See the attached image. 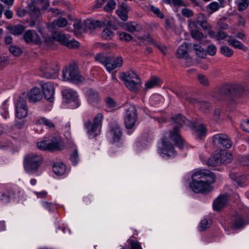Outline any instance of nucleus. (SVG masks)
Listing matches in <instances>:
<instances>
[{
  "label": "nucleus",
  "instance_id": "nucleus-11",
  "mask_svg": "<svg viewBox=\"0 0 249 249\" xmlns=\"http://www.w3.org/2000/svg\"><path fill=\"white\" fill-rule=\"evenodd\" d=\"M25 97H26L25 94L19 96L16 103V116L19 119H22L27 116L28 108L26 100L24 99Z\"/></svg>",
  "mask_w": 249,
  "mask_h": 249
},
{
  "label": "nucleus",
  "instance_id": "nucleus-40",
  "mask_svg": "<svg viewBox=\"0 0 249 249\" xmlns=\"http://www.w3.org/2000/svg\"><path fill=\"white\" fill-rule=\"evenodd\" d=\"M107 106L110 109L115 110L118 108L116 102L112 98L107 97L106 99Z\"/></svg>",
  "mask_w": 249,
  "mask_h": 249
},
{
  "label": "nucleus",
  "instance_id": "nucleus-23",
  "mask_svg": "<svg viewBox=\"0 0 249 249\" xmlns=\"http://www.w3.org/2000/svg\"><path fill=\"white\" fill-rule=\"evenodd\" d=\"M247 223L244 218L239 214H236L232 217V226L234 229H238L242 228Z\"/></svg>",
  "mask_w": 249,
  "mask_h": 249
},
{
  "label": "nucleus",
  "instance_id": "nucleus-3",
  "mask_svg": "<svg viewBox=\"0 0 249 249\" xmlns=\"http://www.w3.org/2000/svg\"><path fill=\"white\" fill-rule=\"evenodd\" d=\"M243 93L244 89L242 86L238 85L226 84L218 88L217 92L214 94L213 97L221 101L224 100L231 94L239 97Z\"/></svg>",
  "mask_w": 249,
  "mask_h": 249
},
{
  "label": "nucleus",
  "instance_id": "nucleus-31",
  "mask_svg": "<svg viewBox=\"0 0 249 249\" xmlns=\"http://www.w3.org/2000/svg\"><path fill=\"white\" fill-rule=\"evenodd\" d=\"M203 180L206 183H214L215 181L214 174L210 170L203 169Z\"/></svg>",
  "mask_w": 249,
  "mask_h": 249
},
{
  "label": "nucleus",
  "instance_id": "nucleus-14",
  "mask_svg": "<svg viewBox=\"0 0 249 249\" xmlns=\"http://www.w3.org/2000/svg\"><path fill=\"white\" fill-rule=\"evenodd\" d=\"M58 68L54 64H47L40 71V75L46 78L55 77L58 73Z\"/></svg>",
  "mask_w": 249,
  "mask_h": 249
},
{
  "label": "nucleus",
  "instance_id": "nucleus-16",
  "mask_svg": "<svg viewBox=\"0 0 249 249\" xmlns=\"http://www.w3.org/2000/svg\"><path fill=\"white\" fill-rule=\"evenodd\" d=\"M23 39L27 43L38 44L41 42V39L35 30H28L23 35Z\"/></svg>",
  "mask_w": 249,
  "mask_h": 249
},
{
  "label": "nucleus",
  "instance_id": "nucleus-38",
  "mask_svg": "<svg viewBox=\"0 0 249 249\" xmlns=\"http://www.w3.org/2000/svg\"><path fill=\"white\" fill-rule=\"evenodd\" d=\"M138 39L141 41V43H142L144 45H148L154 44L156 45V43L150 35H148L138 37Z\"/></svg>",
  "mask_w": 249,
  "mask_h": 249
},
{
  "label": "nucleus",
  "instance_id": "nucleus-1",
  "mask_svg": "<svg viewBox=\"0 0 249 249\" xmlns=\"http://www.w3.org/2000/svg\"><path fill=\"white\" fill-rule=\"evenodd\" d=\"M172 121L174 123L178 125L175 126L173 131L170 132V138L173 141L175 145L181 149L183 147V141L178 134V126H182L183 124L189 126L193 130L194 135L200 140L202 136V124L198 120L191 122L183 116L180 114H178L172 118Z\"/></svg>",
  "mask_w": 249,
  "mask_h": 249
},
{
  "label": "nucleus",
  "instance_id": "nucleus-7",
  "mask_svg": "<svg viewBox=\"0 0 249 249\" xmlns=\"http://www.w3.org/2000/svg\"><path fill=\"white\" fill-rule=\"evenodd\" d=\"M121 78L126 87L130 90L135 92L138 90L140 80L133 71L123 72L121 74Z\"/></svg>",
  "mask_w": 249,
  "mask_h": 249
},
{
  "label": "nucleus",
  "instance_id": "nucleus-55",
  "mask_svg": "<svg viewBox=\"0 0 249 249\" xmlns=\"http://www.w3.org/2000/svg\"><path fill=\"white\" fill-rule=\"evenodd\" d=\"M206 52L210 55L213 56L216 52V47L214 45H210L206 49Z\"/></svg>",
  "mask_w": 249,
  "mask_h": 249
},
{
  "label": "nucleus",
  "instance_id": "nucleus-36",
  "mask_svg": "<svg viewBox=\"0 0 249 249\" xmlns=\"http://www.w3.org/2000/svg\"><path fill=\"white\" fill-rule=\"evenodd\" d=\"M30 13L32 19L39 21L41 18L40 11L39 8L35 6H30Z\"/></svg>",
  "mask_w": 249,
  "mask_h": 249
},
{
  "label": "nucleus",
  "instance_id": "nucleus-33",
  "mask_svg": "<svg viewBox=\"0 0 249 249\" xmlns=\"http://www.w3.org/2000/svg\"><path fill=\"white\" fill-rule=\"evenodd\" d=\"M53 170L56 175H62L66 171V166L62 163H56L53 167Z\"/></svg>",
  "mask_w": 249,
  "mask_h": 249
},
{
  "label": "nucleus",
  "instance_id": "nucleus-17",
  "mask_svg": "<svg viewBox=\"0 0 249 249\" xmlns=\"http://www.w3.org/2000/svg\"><path fill=\"white\" fill-rule=\"evenodd\" d=\"M109 134L113 142H119L122 135V130L120 126L116 123L110 124Z\"/></svg>",
  "mask_w": 249,
  "mask_h": 249
},
{
  "label": "nucleus",
  "instance_id": "nucleus-32",
  "mask_svg": "<svg viewBox=\"0 0 249 249\" xmlns=\"http://www.w3.org/2000/svg\"><path fill=\"white\" fill-rule=\"evenodd\" d=\"M160 83V79L157 77H152L145 84V88L146 89H150L156 86H159Z\"/></svg>",
  "mask_w": 249,
  "mask_h": 249
},
{
  "label": "nucleus",
  "instance_id": "nucleus-6",
  "mask_svg": "<svg viewBox=\"0 0 249 249\" xmlns=\"http://www.w3.org/2000/svg\"><path fill=\"white\" fill-rule=\"evenodd\" d=\"M103 119V115L99 113L94 117L93 123L90 120H87L84 123V126L89 137L93 138L100 133Z\"/></svg>",
  "mask_w": 249,
  "mask_h": 249
},
{
  "label": "nucleus",
  "instance_id": "nucleus-30",
  "mask_svg": "<svg viewBox=\"0 0 249 249\" xmlns=\"http://www.w3.org/2000/svg\"><path fill=\"white\" fill-rule=\"evenodd\" d=\"M221 6L216 1L210 3L207 7L205 11L207 12L206 17H209L213 13L217 11Z\"/></svg>",
  "mask_w": 249,
  "mask_h": 249
},
{
  "label": "nucleus",
  "instance_id": "nucleus-41",
  "mask_svg": "<svg viewBox=\"0 0 249 249\" xmlns=\"http://www.w3.org/2000/svg\"><path fill=\"white\" fill-rule=\"evenodd\" d=\"M24 30V28L23 26L18 25L10 28V33L15 35L18 36L21 34Z\"/></svg>",
  "mask_w": 249,
  "mask_h": 249
},
{
  "label": "nucleus",
  "instance_id": "nucleus-15",
  "mask_svg": "<svg viewBox=\"0 0 249 249\" xmlns=\"http://www.w3.org/2000/svg\"><path fill=\"white\" fill-rule=\"evenodd\" d=\"M62 93L64 98L66 100V102L73 103V107L76 108L79 106L78 95L75 91L71 89H67L64 90Z\"/></svg>",
  "mask_w": 249,
  "mask_h": 249
},
{
  "label": "nucleus",
  "instance_id": "nucleus-27",
  "mask_svg": "<svg viewBox=\"0 0 249 249\" xmlns=\"http://www.w3.org/2000/svg\"><path fill=\"white\" fill-rule=\"evenodd\" d=\"M217 153L220 165L222 164H227L231 161L232 156L230 153L225 151H221L218 152Z\"/></svg>",
  "mask_w": 249,
  "mask_h": 249
},
{
  "label": "nucleus",
  "instance_id": "nucleus-39",
  "mask_svg": "<svg viewBox=\"0 0 249 249\" xmlns=\"http://www.w3.org/2000/svg\"><path fill=\"white\" fill-rule=\"evenodd\" d=\"M13 193L11 191H6L0 192V199L4 203H7L9 202L10 199Z\"/></svg>",
  "mask_w": 249,
  "mask_h": 249
},
{
  "label": "nucleus",
  "instance_id": "nucleus-21",
  "mask_svg": "<svg viewBox=\"0 0 249 249\" xmlns=\"http://www.w3.org/2000/svg\"><path fill=\"white\" fill-rule=\"evenodd\" d=\"M123 59L121 56H117L114 60H110L108 58L106 68L108 71L110 72L117 68L121 67L123 65Z\"/></svg>",
  "mask_w": 249,
  "mask_h": 249
},
{
  "label": "nucleus",
  "instance_id": "nucleus-51",
  "mask_svg": "<svg viewBox=\"0 0 249 249\" xmlns=\"http://www.w3.org/2000/svg\"><path fill=\"white\" fill-rule=\"evenodd\" d=\"M213 183H206L203 180V195H206L213 191Z\"/></svg>",
  "mask_w": 249,
  "mask_h": 249
},
{
  "label": "nucleus",
  "instance_id": "nucleus-12",
  "mask_svg": "<svg viewBox=\"0 0 249 249\" xmlns=\"http://www.w3.org/2000/svg\"><path fill=\"white\" fill-rule=\"evenodd\" d=\"M160 154L163 158L173 157L176 155L173 145L168 141L163 139L161 146H159Z\"/></svg>",
  "mask_w": 249,
  "mask_h": 249
},
{
  "label": "nucleus",
  "instance_id": "nucleus-46",
  "mask_svg": "<svg viewBox=\"0 0 249 249\" xmlns=\"http://www.w3.org/2000/svg\"><path fill=\"white\" fill-rule=\"evenodd\" d=\"M36 123L40 124H44L49 128H53L54 127V124L51 121L44 117L39 119L36 122Z\"/></svg>",
  "mask_w": 249,
  "mask_h": 249
},
{
  "label": "nucleus",
  "instance_id": "nucleus-9",
  "mask_svg": "<svg viewBox=\"0 0 249 249\" xmlns=\"http://www.w3.org/2000/svg\"><path fill=\"white\" fill-rule=\"evenodd\" d=\"M213 142L214 145L220 148H231L232 142L229 137L223 133L217 134L213 136Z\"/></svg>",
  "mask_w": 249,
  "mask_h": 249
},
{
  "label": "nucleus",
  "instance_id": "nucleus-59",
  "mask_svg": "<svg viewBox=\"0 0 249 249\" xmlns=\"http://www.w3.org/2000/svg\"><path fill=\"white\" fill-rule=\"evenodd\" d=\"M239 10H243L245 9L248 6L247 0H241L238 2Z\"/></svg>",
  "mask_w": 249,
  "mask_h": 249
},
{
  "label": "nucleus",
  "instance_id": "nucleus-57",
  "mask_svg": "<svg viewBox=\"0 0 249 249\" xmlns=\"http://www.w3.org/2000/svg\"><path fill=\"white\" fill-rule=\"evenodd\" d=\"M181 14L185 17L190 18L193 16L194 12L188 8H183L182 10Z\"/></svg>",
  "mask_w": 249,
  "mask_h": 249
},
{
  "label": "nucleus",
  "instance_id": "nucleus-49",
  "mask_svg": "<svg viewBox=\"0 0 249 249\" xmlns=\"http://www.w3.org/2000/svg\"><path fill=\"white\" fill-rule=\"evenodd\" d=\"M95 59L96 61L105 65L106 67L108 57L105 56L103 54L99 53L95 56Z\"/></svg>",
  "mask_w": 249,
  "mask_h": 249
},
{
  "label": "nucleus",
  "instance_id": "nucleus-44",
  "mask_svg": "<svg viewBox=\"0 0 249 249\" xmlns=\"http://www.w3.org/2000/svg\"><path fill=\"white\" fill-rule=\"evenodd\" d=\"M113 36V33L111 30L110 28H106L102 33V36L103 38L106 40H110L112 38Z\"/></svg>",
  "mask_w": 249,
  "mask_h": 249
},
{
  "label": "nucleus",
  "instance_id": "nucleus-48",
  "mask_svg": "<svg viewBox=\"0 0 249 249\" xmlns=\"http://www.w3.org/2000/svg\"><path fill=\"white\" fill-rule=\"evenodd\" d=\"M106 20L104 21H101L99 20L94 21L90 22L89 25L90 28H95L96 27H101L103 25H108L109 23L108 21H107V23L106 22Z\"/></svg>",
  "mask_w": 249,
  "mask_h": 249
},
{
  "label": "nucleus",
  "instance_id": "nucleus-61",
  "mask_svg": "<svg viewBox=\"0 0 249 249\" xmlns=\"http://www.w3.org/2000/svg\"><path fill=\"white\" fill-rule=\"evenodd\" d=\"M243 130L249 132V120L244 122L241 125Z\"/></svg>",
  "mask_w": 249,
  "mask_h": 249
},
{
  "label": "nucleus",
  "instance_id": "nucleus-19",
  "mask_svg": "<svg viewBox=\"0 0 249 249\" xmlns=\"http://www.w3.org/2000/svg\"><path fill=\"white\" fill-rule=\"evenodd\" d=\"M41 87L45 98L52 102L54 92L53 85L50 82H47L42 84Z\"/></svg>",
  "mask_w": 249,
  "mask_h": 249
},
{
  "label": "nucleus",
  "instance_id": "nucleus-29",
  "mask_svg": "<svg viewBox=\"0 0 249 249\" xmlns=\"http://www.w3.org/2000/svg\"><path fill=\"white\" fill-rule=\"evenodd\" d=\"M205 16L203 15V32L205 34V36H207L211 38L215 37V33L212 30V26L207 23V20L205 19Z\"/></svg>",
  "mask_w": 249,
  "mask_h": 249
},
{
  "label": "nucleus",
  "instance_id": "nucleus-56",
  "mask_svg": "<svg viewBox=\"0 0 249 249\" xmlns=\"http://www.w3.org/2000/svg\"><path fill=\"white\" fill-rule=\"evenodd\" d=\"M150 10L152 11L158 18H164L163 14L160 12V9L154 6H151L150 7Z\"/></svg>",
  "mask_w": 249,
  "mask_h": 249
},
{
  "label": "nucleus",
  "instance_id": "nucleus-47",
  "mask_svg": "<svg viewBox=\"0 0 249 249\" xmlns=\"http://www.w3.org/2000/svg\"><path fill=\"white\" fill-rule=\"evenodd\" d=\"M9 50L15 56H18L22 53L20 48L16 46H10L9 48Z\"/></svg>",
  "mask_w": 249,
  "mask_h": 249
},
{
  "label": "nucleus",
  "instance_id": "nucleus-42",
  "mask_svg": "<svg viewBox=\"0 0 249 249\" xmlns=\"http://www.w3.org/2000/svg\"><path fill=\"white\" fill-rule=\"evenodd\" d=\"M116 5V2L114 0H109L103 9L107 12H112L115 8Z\"/></svg>",
  "mask_w": 249,
  "mask_h": 249
},
{
  "label": "nucleus",
  "instance_id": "nucleus-13",
  "mask_svg": "<svg viewBox=\"0 0 249 249\" xmlns=\"http://www.w3.org/2000/svg\"><path fill=\"white\" fill-rule=\"evenodd\" d=\"M202 16V15L199 14L196 21H189V27L192 29V36L197 40L201 38L202 36V34L199 31V30L202 28V20L201 19Z\"/></svg>",
  "mask_w": 249,
  "mask_h": 249
},
{
  "label": "nucleus",
  "instance_id": "nucleus-26",
  "mask_svg": "<svg viewBox=\"0 0 249 249\" xmlns=\"http://www.w3.org/2000/svg\"><path fill=\"white\" fill-rule=\"evenodd\" d=\"M88 102L93 106L99 101L98 93L92 89H89L86 91Z\"/></svg>",
  "mask_w": 249,
  "mask_h": 249
},
{
  "label": "nucleus",
  "instance_id": "nucleus-10",
  "mask_svg": "<svg viewBox=\"0 0 249 249\" xmlns=\"http://www.w3.org/2000/svg\"><path fill=\"white\" fill-rule=\"evenodd\" d=\"M191 189L196 193L202 191V171L201 170L195 172L192 176V182L190 183Z\"/></svg>",
  "mask_w": 249,
  "mask_h": 249
},
{
  "label": "nucleus",
  "instance_id": "nucleus-50",
  "mask_svg": "<svg viewBox=\"0 0 249 249\" xmlns=\"http://www.w3.org/2000/svg\"><path fill=\"white\" fill-rule=\"evenodd\" d=\"M55 25L59 28H63L67 25V20L64 18H61L56 19L53 22Z\"/></svg>",
  "mask_w": 249,
  "mask_h": 249
},
{
  "label": "nucleus",
  "instance_id": "nucleus-54",
  "mask_svg": "<svg viewBox=\"0 0 249 249\" xmlns=\"http://www.w3.org/2000/svg\"><path fill=\"white\" fill-rule=\"evenodd\" d=\"M228 36L227 34L223 31H219L216 35L215 34V37L217 40H221L225 39Z\"/></svg>",
  "mask_w": 249,
  "mask_h": 249
},
{
  "label": "nucleus",
  "instance_id": "nucleus-2",
  "mask_svg": "<svg viewBox=\"0 0 249 249\" xmlns=\"http://www.w3.org/2000/svg\"><path fill=\"white\" fill-rule=\"evenodd\" d=\"M43 161L42 157L36 153L26 154L23 159V167L25 171L29 174H36Z\"/></svg>",
  "mask_w": 249,
  "mask_h": 249
},
{
  "label": "nucleus",
  "instance_id": "nucleus-43",
  "mask_svg": "<svg viewBox=\"0 0 249 249\" xmlns=\"http://www.w3.org/2000/svg\"><path fill=\"white\" fill-rule=\"evenodd\" d=\"M193 49L198 57L202 58V48L200 43L194 44Z\"/></svg>",
  "mask_w": 249,
  "mask_h": 249
},
{
  "label": "nucleus",
  "instance_id": "nucleus-22",
  "mask_svg": "<svg viewBox=\"0 0 249 249\" xmlns=\"http://www.w3.org/2000/svg\"><path fill=\"white\" fill-rule=\"evenodd\" d=\"M28 99L30 102L36 103L41 100L42 94L40 89L38 88L32 89L28 94Z\"/></svg>",
  "mask_w": 249,
  "mask_h": 249
},
{
  "label": "nucleus",
  "instance_id": "nucleus-53",
  "mask_svg": "<svg viewBox=\"0 0 249 249\" xmlns=\"http://www.w3.org/2000/svg\"><path fill=\"white\" fill-rule=\"evenodd\" d=\"M70 160L73 165H76L78 162L79 158L77 149H75L71 155Z\"/></svg>",
  "mask_w": 249,
  "mask_h": 249
},
{
  "label": "nucleus",
  "instance_id": "nucleus-37",
  "mask_svg": "<svg viewBox=\"0 0 249 249\" xmlns=\"http://www.w3.org/2000/svg\"><path fill=\"white\" fill-rule=\"evenodd\" d=\"M228 42L229 45L234 47L235 49L242 50H245L246 49V47L243 43L235 39H229L228 40Z\"/></svg>",
  "mask_w": 249,
  "mask_h": 249
},
{
  "label": "nucleus",
  "instance_id": "nucleus-25",
  "mask_svg": "<svg viewBox=\"0 0 249 249\" xmlns=\"http://www.w3.org/2000/svg\"><path fill=\"white\" fill-rule=\"evenodd\" d=\"M189 44L184 42L181 44L177 51V56L179 58L187 59L189 57L188 54V48Z\"/></svg>",
  "mask_w": 249,
  "mask_h": 249
},
{
  "label": "nucleus",
  "instance_id": "nucleus-34",
  "mask_svg": "<svg viewBox=\"0 0 249 249\" xmlns=\"http://www.w3.org/2000/svg\"><path fill=\"white\" fill-rule=\"evenodd\" d=\"M126 30L129 32L133 33L134 32H139L142 29L141 25L134 22H129L125 24Z\"/></svg>",
  "mask_w": 249,
  "mask_h": 249
},
{
  "label": "nucleus",
  "instance_id": "nucleus-5",
  "mask_svg": "<svg viewBox=\"0 0 249 249\" xmlns=\"http://www.w3.org/2000/svg\"><path fill=\"white\" fill-rule=\"evenodd\" d=\"M37 146L42 150L53 151L62 150L64 147V144L60 137L57 135L52 136L49 140L37 142Z\"/></svg>",
  "mask_w": 249,
  "mask_h": 249
},
{
  "label": "nucleus",
  "instance_id": "nucleus-4",
  "mask_svg": "<svg viewBox=\"0 0 249 249\" xmlns=\"http://www.w3.org/2000/svg\"><path fill=\"white\" fill-rule=\"evenodd\" d=\"M62 78L64 81L74 84H79L85 80L84 77L79 73V68L75 64H71L69 67L63 70Z\"/></svg>",
  "mask_w": 249,
  "mask_h": 249
},
{
  "label": "nucleus",
  "instance_id": "nucleus-24",
  "mask_svg": "<svg viewBox=\"0 0 249 249\" xmlns=\"http://www.w3.org/2000/svg\"><path fill=\"white\" fill-rule=\"evenodd\" d=\"M230 178L240 187H244L248 184V179L246 176L239 175L234 173L230 174Z\"/></svg>",
  "mask_w": 249,
  "mask_h": 249
},
{
  "label": "nucleus",
  "instance_id": "nucleus-62",
  "mask_svg": "<svg viewBox=\"0 0 249 249\" xmlns=\"http://www.w3.org/2000/svg\"><path fill=\"white\" fill-rule=\"evenodd\" d=\"M106 1L107 0H96L94 7L95 8H101Z\"/></svg>",
  "mask_w": 249,
  "mask_h": 249
},
{
  "label": "nucleus",
  "instance_id": "nucleus-35",
  "mask_svg": "<svg viewBox=\"0 0 249 249\" xmlns=\"http://www.w3.org/2000/svg\"><path fill=\"white\" fill-rule=\"evenodd\" d=\"M206 163L208 166L212 167L220 165L217 152L213 154V156L210 157L207 160Z\"/></svg>",
  "mask_w": 249,
  "mask_h": 249
},
{
  "label": "nucleus",
  "instance_id": "nucleus-58",
  "mask_svg": "<svg viewBox=\"0 0 249 249\" xmlns=\"http://www.w3.org/2000/svg\"><path fill=\"white\" fill-rule=\"evenodd\" d=\"M79 43L78 41L75 40H70L69 39L66 46L70 48H76L79 47Z\"/></svg>",
  "mask_w": 249,
  "mask_h": 249
},
{
  "label": "nucleus",
  "instance_id": "nucleus-28",
  "mask_svg": "<svg viewBox=\"0 0 249 249\" xmlns=\"http://www.w3.org/2000/svg\"><path fill=\"white\" fill-rule=\"evenodd\" d=\"M128 6L124 3H122L120 7L116 10V13L120 18L123 21H126L128 19L127 13Z\"/></svg>",
  "mask_w": 249,
  "mask_h": 249
},
{
  "label": "nucleus",
  "instance_id": "nucleus-52",
  "mask_svg": "<svg viewBox=\"0 0 249 249\" xmlns=\"http://www.w3.org/2000/svg\"><path fill=\"white\" fill-rule=\"evenodd\" d=\"M119 35L120 39L122 41H128L132 39V36L125 32H118Z\"/></svg>",
  "mask_w": 249,
  "mask_h": 249
},
{
  "label": "nucleus",
  "instance_id": "nucleus-8",
  "mask_svg": "<svg viewBox=\"0 0 249 249\" xmlns=\"http://www.w3.org/2000/svg\"><path fill=\"white\" fill-rule=\"evenodd\" d=\"M137 119V113L136 107L129 105L125 109L124 117L125 126L127 129H131L134 126Z\"/></svg>",
  "mask_w": 249,
  "mask_h": 249
},
{
  "label": "nucleus",
  "instance_id": "nucleus-45",
  "mask_svg": "<svg viewBox=\"0 0 249 249\" xmlns=\"http://www.w3.org/2000/svg\"><path fill=\"white\" fill-rule=\"evenodd\" d=\"M221 53L227 57H231L233 53V51L228 46H223L220 48Z\"/></svg>",
  "mask_w": 249,
  "mask_h": 249
},
{
  "label": "nucleus",
  "instance_id": "nucleus-20",
  "mask_svg": "<svg viewBox=\"0 0 249 249\" xmlns=\"http://www.w3.org/2000/svg\"><path fill=\"white\" fill-rule=\"evenodd\" d=\"M70 39L69 35H65L60 32H55L52 35V37L46 39V42H52L53 39L58 41L61 44L66 46Z\"/></svg>",
  "mask_w": 249,
  "mask_h": 249
},
{
  "label": "nucleus",
  "instance_id": "nucleus-18",
  "mask_svg": "<svg viewBox=\"0 0 249 249\" xmlns=\"http://www.w3.org/2000/svg\"><path fill=\"white\" fill-rule=\"evenodd\" d=\"M229 196L227 193L219 195L213 202V210L218 211L223 208L226 205Z\"/></svg>",
  "mask_w": 249,
  "mask_h": 249
},
{
  "label": "nucleus",
  "instance_id": "nucleus-60",
  "mask_svg": "<svg viewBox=\"0 0 249 249\" xmlns=\"http://www.w3.org/2000/svg\"><path fill=\"white\" fill-rule=\"evenodd\" d=\"M130 244V249H142L141 245L138 241L131 240Z\"/></svg>",
  "mask_w": 249,
  "mask_h": 249
},
{
  "label": "nucleus",
  "instance_id": "nucleus-64",
  "mask_svg": "<svg viewBox=\"0 0 249 249\" xmlns=\"http://www.w3.org/2000/svg\"><path fill=\"white\" fill-rule=\"evenodd\" d=\"M7 64V59L5 57H0V69L4 67Z\"/></svg>",
  "mask_w": 249,
  "mask_h": 249
},
{
  "label": "nucleus",
  "instance_id": "nucleus-63",
  "mask_svg": "<svg viewBox=\"0 0 249 249\" xmlns=\"http://www.w3.org/2000/svg\"><path fill=\"white\" fill-rule=\"evenodd\" d=\"M173 4L175 6H186V5L182 0H173Z\"/></svg>",
  "mask_w": 249,
  "mask_h": 249
}]
</instances>
